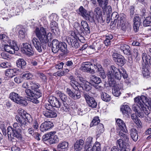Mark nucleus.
<instances>
[{"instance_id": "obj_1", "label": "nucleus", "mask_w": 151, "mask_h": 151, "mask_svg": "<svg viewBox=\"0 0 151 151\" xmlns=\"http://www.w3.org/2000/svg\"><path fill=\"white\" fill-rule=\"evenodd\" d=\"M36 36L39 41L36 38H34L32 40L33 45L39 52L42 51L43 49L46 48L47 43L52 38V34L50 32L47 33L46 29L43 27L40 28L37 27L35 31Z\"/></svg>"}, {"instance_id": "obj_2", "label": "nucleus", "mask_w": 151, "mask_h": 151, "mask_svg": "<svg viewBox=\"0 0 151 151\" xmlns=\"http://www.w3.org/2000/svg\"><path fill=\"white\" fill-rule=\"evenodd\" d=\"M29 85V86L27 82H24L22 86L27 88L25 90V93L29 97L31 101L35 104H38L39 102L38 99L42 95V93L39 89V84L32 82H30Z\"/></svg>"}, {"instance_id": "obj_3", "label": "nucleus", "mask_w": 151, "mask_h": 151, "mask_svg": "<svg viewBox=\"0 0 151 151\" xmlns=\"http://www.w3.org/2000/svg\"><path fill=\"white\" fill-rule=\"evenodd\" d=\"M147 99L144 96H138L134 99V101L137 105H134L132 109L135 112L136 114L139 117H142L144 116L143 113L146 115L150 113L149 110L147 109L144 106V104L147 102Z\"/></svg>"}, {"instance_id": "obj_4", "label": "nucleus", "mask_w": 151, "mask_h": 151, "mask_svg": "<svg viewBox=\"0 0 151 151\" xmlns=\"http://www.w3.org/2000/svg\"><path fill=\"white\" fill-rule=\"evenodd\" d=\"M110 71L108 73V77L111 78V81H113L114 79L120 80L122 78V75L124 78H127L128 75L125 69L122 67L117 68L114 65L110 67Z\"/></svg>"}, {"instance_id": "obj_5", "label": "nucleus", "mask_w": 151, "mask_h": 151, "mask_svg": "<svg viewBox=\"0 0 151 151\" xmlns=\"http://www.w3.org/2000/svg\"><path fill=\"white\" fill-rule=\"evenodd\" d=\"M70 84L75 91L73 92L69 88L66 89V92L69 96L74 100L79 99L81 97V93L79 91L81 90V83H78L76 81L73 77H70Z\"/></svg>"}, {"instance_id": "obj_6", "label": "nucleus", "mask_w": 151, "mask_h": 151, "mask_svg": "<svg viewBox=\"0 0 151 151\" xmlns=\"http://www.w3.org/2000/svg\"><path fill=\"white\" fill-rule=\"evenodd\" d=\"M16 119L18 123L25 128V127L27 126V122L30 123L33 121L32 118L29 114H27L25 116H16Z\"/></svg>"}, {"instance_id": "obj_7", "label": "nucleus", "mask_w": 151, "mask_h": 151, "mask_svg": "<svg viewBox=\"0 0 151 151\" xmlns=\"http://www.w3.org/2000/svg\"><path fill=\"white\" fill-rule=\"evenodd\" d=\"M9 98L12 101L17 104L23 106L27 104L26 101L17 93L12 92L9 94Z\"/></svg>"}, {"instance_id": "obj_8", "label": "nucleus", "mask_w": 151, "mask_h": 151, "mask_svg": "<svg viewBox=\"0 0 151 151\" xmlns=\"http://www.w3.org/2000/svg\"><path fill=\"white\" fill-rule=\"evenodd\" d=\"M22 131L16 130H7V133L8 138H11V141L14 139L16 140H21L22 139V137L21 134Z\"/></svg>"}, {"instance_id": "obj_9", "label": "nucleus", "mask_w": 151, "mask_h": 151, "mask_svg": "<svg viewBox=\"0 0 151 151\" xmlns=\"http://www.w3.org/2000/svg\"><path fill=\"white\" fill-rule=\"evenodd\" d=\"M83 96L88 106L92 108H95L97 106V102L94 99L90 96L89 93L86 92L83 93Z\"/></svg>"}, {"instance_id": "obj_10", "label": "nucleus", "mask_w": 151, "mask_h": 151, "mask_svg": "<svg viewBox=\"0 0 151 151\" xmlns=\"http://www.w3.org/2000/svg\"><path fill=\"white\" fill-rule=\"evenodd\" d=\"M45 108L48 111H44L43 112V115L47 118H52L57 116L56 113L54 111L51 110L52 106L50 103L46 104L45 105Z\"/></svg>"}, {"instance_id": "obj_11", "label": "nucleus", "mask_w": 151, "mask_h": 151, "mask_svg": "<svg viewBox=\"0 0 151 151\" xmlns=\"http://www.w3.org/2000/svg\"><path fill=\"white\" fill-rule=\"evenodd\" d=\"M22 45L21 50L23 53L29 57L32 56L34 54V52L31 45L26 43H23Z\"/></svg>"}, {"instance_id": "obj_12", "label": "nucleus", "mask_w": 151, "mask_h": 151, "mask_svg": "<svg viewBox=\"0 0 151 151\" xmlns=\"http://www.w3.org/2000/svg\"><path fill=\"white\" fill-rule=\"evenodd\" d=\"M94 65L90 62H84L81 67V70L85 72H89L91 73H94Z\"/></svg>"}, {"instance_id": "obj_13", "label": "nucleus", "mask_w": 151, "mask_h": 151, "mask_svg": "<svg viewBox=\"0 0 151 151\" xmlns=\"http://www.w3.org/2000/svg\"><path fill=\"white\" fill-rule=\"evenodd\" d=\"M48 101L52 106L57 108L60 107L62 105L61 102L57 98L54 96H51L49 97Z\"/></svg>"}, {"instance_id": "obj_14", "label": "nucleus", "mask_w": 151, "mask_h": 151, "mask_svg": "<svg viewBox=\"0 0 151 151\" xmlns=\"http://www.w3.org/2000/svg\"><path fill=\"white\" fill-rule=\"evenodd\" d=\"M53 126V123L50 121H45L41 124L40 128L41 132H44L48 131Z\"/></svg>"}, {"instance_id": "obj_15", "label": "nucleus", "mask_w": 151, "mask_h": 151, "mask_svg": "<svg viewBox=\"0 0 151 151\" xmlns=\"http://www.w3.org/2000/svg\"><path fill=\"white\" fill-rule=\"evenodd\" d=\"M67 41L69 45L75 48H78L79 46L78 40L73 36L68 37L67 39Z\"/></svg>"}, {"instance_id": "obj_16", "label": "nucleus", "mask_w": 151, "mask_h": 151, "mask_svg": "<svg viewBox=\"0 0 151 151\" xmlns=\"http://www.w3.org/2000/svg\"><path fill=\"white\" fill-rule=\"evenodd\" d=\"M133 22V27L134 30L135 32H137L139 30V27L142 23L139 16L137 15L135 16L134 17Z\"/></svg>"}, {"instance_id": "obj_17", "label": "nucleus", "mask_w": 151, "mask_h": 151, "mask_svg": "<svg viewBox=\"0 0 151 151\" xmlns=\"http://www.w3.org/2000/svg\"><path fill=\"white\" fill-rule=\"evenodd\" d=\"M112 83H109L110 86L114 87L112 89V93L115 96L118 97L121 94L120 88L119 86V85L116 84L115 81H113Z\"/></svg>"}, {"instance_id": "obj_18", "label": "nucleus", "mask_w": 151, "mask_h": 151, "mask_svg": "<svg viewBox=\"0 0 151 151\" xmlns=\"http://www.w3.org/2000/svg\"><path fill=\"white\" fill-rule=\"evenodd\" d=\"M117 130H122L123 132H127V129L125 123L124 121L120 119H117L116 121Z\"/></svg>"}, {"instance_id": "obj_19", "label": "nucleus", "mask_w": 151, "mask_h": 151, "mask_svg": "<svg viewBox=\"0 0 151 151\" xmlns=\"http://www.w3.org/2000/svg\"><path fill=\"white\" fill-rule=\"evenodd\" d=\"M60 42L54 39L52 42L51 49L52 51L55 53H57L60 49Z\"/></svg>"}, {"instance_id": "obj_20", "label": "nucleus", "mask_w": 151, "mask_h": 151, "mask_svg": "<svg viewBox=\"0 0 151 151\" xmlns=\"http://www.w3.org/2000/svg\"><path fill=\"white\" fill-rule=\"evenodd\" d=\"M84 149L85 151H100V144L99 142H96L93 145L92 149L91 147L85 146Z\"/></svg>"}, {"instance_id": "obj_21", "label": "nucleus", "mask_w": 151, "mask_h": 151, "mask_svg": "<svg viewBox=\"0 0 151 151\" xmlns=\"http://www.w3.org/2000/svg\"><path fill=\"white\" fill-rule=\"evenodd\" d=\"M117 133L118 135L121 138L120 139H123L124 141L128 142L129 140V137L128 136V130L127 132H123L122 130H117Z\"/></svg>"}, {"instance_id": "obj_22", "label": "nucleus", "mask_w": 151, "mask_h": 151, "mask_svg": "<svg viewBox=\"0 0 151 151\" xmlns=\"http://www.w3.org/2000/svg\"><path fill=\"white\" fill-rule=\"evenodd\" d=\"M142 72L143 76L145 77L149 76L150 74L149 71V66L143 63L142 64Z\"/></svg>"}, {"instance_id": "obj_23", "label": "nucleus", "mask_w": 151, "mask_h": 151, "mask_svg": "<svg viewBox=\"0 0 151 151\" xmlns=\"http://www.w3.org/2000/svg\"><path fill=\"white\" fill-rule=\"evenodd\" d=\"M126 19L125 17L123 16H119V18L118 20L117 24L119 25L122 30H125L126 27L125 24Z\"/></svg>"}, {"instance_id": "obj_24", "label": "nucleus", "mask_w": 151, "mask_h": 151, "mask_svg": "<svg viewBox=\"0 0 151 151\" xmlns=\"http://www.w3.org/2000/svg\"><path fill=\"white\" fill-rule=\"evenodd\" d=\"M120 48L125 54L127 55L131 54V48L129 45L126 44L122 45L120 46Z\"/></svg>"}, {"instance_id": "obj_25", "label": "nucleus", "mask_w": 151, "mask_h": 151, "mask_svg": "<svg viewBox=\"0 0 151 151\" xmlns=\"http://www.w3.org/2000/svg\"><path fill=\"white\" fill-rule=\"evenodd\" d=\"M59 48V50L62 52L61 54L62 56L66 55L69 52L67 50V45L64 42H60Z\"/></svg>"}, {"instance_id": "obj_26", "label": "nucleus", "mask_w": 151, "mask_h": 151, "mask_svg": "<svg viewBox=\"0 0 151 151\" xmlns=\"http://www.w3.org/2000/svg\"><path fill=\"white\" fill-rule=\"evenodd\" d=\"M78 10L79 12L78 14L80 15L86 19L88 18L89 14L88 12L83 6H80Z\"/></svg>"}, {"instance_id": "obj_27", "label": "nucleus", "mask_w": 151, "mask_h": 151, "mask_svg": "<svg viewBox=\"0 0 151 151\" xmlns=\"http://www.w3.org/2000/svg\"><path fill=\"white\" fill-rule=\"evenodd\" d=\"M84 143V141L82 139L77 140L74 145V149L75 150L77 151L81 150L83 147Z\"/></svg>"}, {"instance_id": "obj_28", "label": "nucleus", "mask_w": 151, "mask_h": 151, "mask_svg": "<svg viewBox=\"0 0 151 151\" xmlns=\"http://www.w3.org/2000/svg\"><path fill=\"white\" fill-rule=\"evenodd\" d=\"M24 127L22 126L21 125L19 124L18 123L15 122L13 124V127L12 126H9L7 129V130H16L19 131H22V129H24L23 128Z\"/></svg>"}, {"instance_id": "obj_29", "label": "nucleus", "mask_w": 151, "mask_h": 151, "mask_svg": "<svg viewBox=\"0 0 151 151\" xmlns=\"http://www.w3.org/2000/svg\"><path fill=\"white\" fill-rule=\"evenodd\" d=\"M68 142H63L58 144L57 146V148L59 150L66 151L68 149Z\"/></svg>"}, {"instance_id": "obj_30", "label": "nucleus", "mask_w": 151, "mask_h": 151, "mask_svg": "<svg viewBox=\"0 0 151 151\" xmlns=\"http://www.w3.org/2000/svg\"><path fill=\"white\" fill-rule=\"evenodd\" d=\"M130 136L132 140L135 142L137 141L138 135L137 130L134 128H132L130 131Z\"/></svg>"}, {"instance_id": "obj_31", "label": "nucleus", "mask_w": 151, "mask_h": 151, "mask_svg": "<svg viewBox=\"0 0 151 151\" xmlns=\"http://www.w3.org/2000/svg\"><path fill=\"white\" fill-rule=\"evenodd\" d=\"M119 56V57L117 58L115 62L118 65L122 67V66L124 65V64L126 63V60L124 56L121 55Z\"/></svg>"}, {"instance_id": "obj_32", "label": "nucleus", "mask_w": 151, "mask_h": 151, "mask_svg": "<svg viewBox=\"0 0 151 151\" xmlns=\"http://www.w3.org/2000/svg\"><path fill=\"white\" fill-rule=\"evenodd\" d=\"M52 132L53 133L51 134L50 139H49V143L50 144L56 143L58 142L59 141L58 136L55 134L56 133L55 132Z\"/></svg>"}, {"instance_id": "obj_33", "label": "nucleus", "mask_w": 151, "mask_h": 151, "mask_svg": "<svg viewBox=\"0 0 151 151\" xmlns=\"http://www.w3.org/2000/svg\"><path fill=\"white\" fill-rule=\"evenodd\" d=\"M17 72L15 69H9L6 70L5 75L10 78H12L16 75Z\"/></svg>"}, {"instance_id": "obj_34", "label": "nucleus", "mask_w": 151, "mask_h": 151, "mask_svg": "<svg viewBox=\"0 0 151 151\" xmlns=\"http://www.w3.org/2000/svg\"><path fill=\"white\" fill-rule=\"evenodd\" d=\"M81 25L83 27V30L84 29L86 33L89 34L90 32V27L87 22L86 21L82 20L81 23Z\"/></svg>"}, {"instance_id": "obj_35", "label": "nucleus", "mask_w": 151, "mask_h": 151, "mask_svg": "<svg viewBox=\"0 0 151 151\" xmlns=\"http://www.w3.org/2000/svg\"><path fill=\"white\" fill-rule=\"evenodd\" d=\"M121 110L122 111L123 114L125 115L128 114L131 111L128 105L125 104L122 106Z\"/></svg>"}, {"instance_id": "obj_36", "label": "nucleus", "mask_w": 151, "mask_h": 151, "mask_svg": "<svg viewBox=\"0 0 151 151\" xmlns=\"http://www.w3.org/2000/svg\"><path fill=\"white\" fill-rule=\"evenodd\" d=\"M73 103L71 101L69 102H68V104H65L64 103H63V105H61L60 106V110L63 112H68L69 110V106L68 104H72Z\"/></svg>"}, {"instance_id": "obj_37", "label": "nucleus", "mask_w": 151, "mask_h": 151, "mask_svg": "<svg viewBox=\"0 0 151 151\" xmlns=\"http://www.w3.org/2000/svg\"><path fill=\"white\" fill-rule=\"evenodd\" d=\"M101 97L103 101L106 102L109 101L111 99V96L104 92H102L101 93Z\"/></svg>"}, {"instance_id": "obj_38", "label": "nucleus", "mask_w": 151, "mask_h": 151, "mask_svg": "<svg viewBox=\"0 0 151 151\" xmlns=\"http://www.w3.org/2000/svg\"><path fill=\"white\" fill-rule=\"evenodd\" d=\"M81 86V88L86 91H89L91 88V85L88 82H86L83 85L82 83H80Z\"/></svg>"}, {"instance_id": "obj_39", "label": "nucleus", "mask_w": 151, "mask_h": 151, "mask_svg": "<svg viewBox=\"0 0 151 151\" xmlns=\"http://www.w3.org/2000/svg\"><path fill=\"white\" fill-rule=\"evenodd\" d=\"M56 94L57 96L59 97L61 100L63 102V103L65 102L68 99V97L67 96L60 91H57Z\"/></svg>"}, {"instance_id": "obj_40", "label": "nucleus", "mask_w": 151, "mask_h": 151, "mask_svg": "<svg viewBox=\"0 0 151 151\" xmlns=\"http://www.w3.org/2000/svg\"><path fill=\"white\" fill-rule=\"evenodd\" d=\"M16 64L18 67L23 68L26 64V63L23 58H19L16 61Z\"/></svg>"}, {"instance_id": "obj_41", "label": "nucleus", "mask_w": 151, "mask_h": 151, "mask_svg": "<svg viewBox=\"0 0 151 151\" xmlns=\"http://www.w3.org/2000/svg\"><path fill=\"white\" fill-rule=\"evenodd\" d=\"M106 39L104 40V42L106 46L110 45L111 44V40L113 38V36L111 35H108L105 36Z\"/></svg>"}, {"instance_id": "obj_42", "label": "nucleus", "mask_w": 151, "mask_h": 151, "mask_svg": "<svg viewBox=\"0 0 151 151\" xmlns=\"http://www.w3.org/2000/svg\"><path fill=\"white\" fill-rule=\"evenodd\" d=\"M4 50L10 54H13L15 53V50L10 46L8 44H4Z\"/></svg>"}, {"instance_id": "obj_43", "label": "nucleus", "mask_w": 151, "mask_h": 151, "mask_svg": "<svg viewBox=\"0 0 151 151\" xmlns=\"http://www.w3.org/2000/svg\"><path fill=\"white\" fill-rule=\"evenodd\" d=\"M99 6L102 8L105 9L107 7L108 4V0H97Z\"/></svg>"}, {"instance_id": "obj_44", "label": "nucleus", "mask_w": 151, "mask_h": 151, "mask_svg": "<svg viewBox=\"0 0 151 151\" xmlns=\"http://www.w3.org/2000/svg\"><path fill=\"white\" fill-rule=\"evenodd\" d=\"M0 39L2 43L4 44H7L9 42L10 39L9 37L4 34H2L0 35Z\"/></svg>"}, {"instance_id": "obj_45", "label": "nucleus", "mask_w": 151, "mask_h": 151, "mask_svg": "<svg viewBox=\"0 0 151 151\" xmlns=\"http://www.w3.org/2000/svg\"><path fill=\"white\" fill-rule=\"evenodd\" d=\"M73 27L78 32L80 33H82L83 32L84 30L78 23L77 22H74L73 24Z\"/></svg>"}, {"instance_id": "obj_46", "label": "nucleus", "mask_w": 151, "mask_h": 151, "mask_svg": "<svg viewBox=\"0 0 151 151\" xmlns=\"http://www.w3.org/2000/svg\"><path fill=\"white\" fill-rule=\"evenodd\" d=\"M91 80L95 83V84H99L101 82L100 78L96 77L95 75H91L90 76Z\"/></svg>"}, {"instance_id": "obj_47", "label": "nucleus", "mask_w": 151, "mask_h": 151, "mask_svg": "<svg viewBox=\"0 0 151 151\" xmlns=\"http://www.w3.org/2000/svg\"><path fill=\"white\" fill-rule=\"evenodd\" d=\"M95 70H94V73L95 72H98V74H100L101 73L104 72V70L101 65L99 64L96 65H94V68Z\"/></svg>"}, {"instance_id": "obj_48", "label": "nucleus", "mask_w": 151, "mask_h": 151, "mask_svg": "<svg viewBox=\"0 0 151 151\" xmlns=\"http://www.w3.org/2000/svg\"><path fill=\"white\" fill-rule=\"evenodd\" d=\"M7 44L15 50L17 51L18 50L19 48L17 46L16 43L15 41H11L10 40L9 42Z\"/></svg>"}, {"instance_id": "obj_49", "label": "nucleus", "mask_w": 151, "mask_h": 151, "mask_svg": "<svg viewBox=\"0 0 151 151\" xmlns=\"http://www.w3.org/2000/svg\"><path fill=\"white\" fill-rule=\"evenodd\" d=\"M118 13L116 12H114L112 14L111 17V22H113L114 23H116V20L119 17Z\"/></svg>"}, {"instance_id": "obj_50", "label": "nucleus", "mask_w": 151, "mask_h": 151, "mask_svg": "<svg viewBox=\"0 0 151 151\" xmlns=\"http://www.w3.org/2000/svg\"><path fill=\"white\" fill-rule=\"evenodd\" d=\"M93 138L91 137H88L86 139L85 146L91 147L92 145L93 144Z\"/></svg>"}, {"instance_id": "obj_51", "label": "nucleus", "mask_w": 151, "mask_h": 151, "mask_svg": "<svg viewBox=\"0 0 151 151\" xmlns=\"http://www.w3.org/2000/svg\"><path fill=\"white\" fill-rule=\"evenodd\" d=\"M100 122V120L99 117L98 116H95L91 122L90 126L91 127L93 126L99 124Z\"/></svg>"}, {"instance_id": "obj_52", "label": "nucleus", "mask_w": 151, "mask_h": 151, "mask_svg": "<svg viewBox=\"0 0 151 151\" xmlns=\"http://www.w3.org/2000/svg\"><path fill=\"white\" fill-rule=\"evenodd\" d=\"M52 132L47 133L43 135L42 140L44 142L47 141L49 143V139H50L51 134H52Z\"/></svg>"}, {"instance_id": "obj_53", "label": "nucleus", "mask_w": 151, "mask_h": 151, "mask_svg": "<svg viewBox=\"0 0 151 151\" xmlns=\"http://www.w3.org/2000/svg\"><path fill=\"white\" fill-rule=\"evenodd\" d=\"M26 30L25 28H22L19 32V36L21 38L23 39L26 35Z\"/></svg>"}, {"instance_id": "obj_54", "label": "nucleus", "mask_w": 151, "mask_h": 151, "mask_svg": "<svg viewBox=\"0 0 151 151\" xmlns=\"http://www.w3.org/2000/svg\"><path fill=\"white\" fill-rule=\"evenodd\" d=\"M33 77V75L29 73H24L22 76V77L27 80L32 79Z\"/></svg>"}, {"instance_id": "obj_55", "label": "nucleus", "mask_w": 151, "mask_h": 151, "mask_svg": "<svg viewBox=\"0 0 151 151\" xmlns=\"http://www.w3.org/2000/svg\"><path fill=\"white\" fill-rule=\"evenodd\" d=\"M94 14L96 16V18H97V17L100 16L102 14L101 11L99 7H97L95 8Z\"/></svg>"}, {"instance_id": "obj_56", "label": "nucleus", "mask_w": 151, "mask_h": 151, "mask_svg": "<svg viewBox=\"0 0 151 151\" xmlns=\"http://www.w3.org/2000/svg\"><path fill=\"white\" fill-rule=\"evenodd\" d=\"M97 130L100 133H103L104 130V125L100 123L97 124Z\"/></svg>"}, {"instance_id": "obj_57", "label": "nucleus", "mask_w": 151, "mask_h": 151, "mask_svg": "<svg viewBox=\"0 0 151 151\" xmlns=\"http://www.w3.org/2000/svg\"><path fill=\"white\" fill-rule=\"evenodd\" d=\"M140 49V47H137L133 49V52L134 55L136 57H137L141 53V50Z\"/></svg>"}, {"instance_id": "obj_58", "label": "nucleus", "mask_w": 151, "mask_h": 151, "mask_svg": "<svg viewBox=\"0 0 151 151\" xmlns=\"http://www.w3.org/2000/svg\"><path fill=\"white\" fill-rule=\"evenodd\" d=\"M39 127V124L38 122L36 119L34 120L32 123V128L35 130L38 129Z\"/></svg>"}, {"instance_id": "obj_59", "label": "nucleus", "mask_w": 151, "mask_h": 151, "mask_svg": "<svg viewBox=\"0 0 151 151\" xmlns=\"http://www.w3.org/2000/svg\"><path fill=\"white\" fill-rule=\"evenodd\" d=\"M18 115L17 116H25L27 114H29L27 113L24 110L22 109H19L18 110Z\"/></svg>"}, {"instance_id": "obj_60", "label": "nucleus", "mask_w": 151, "mask_h": 151, "mask_svg": "<svg viewBox=\"0 0 151 151\" xmlns=\"http://www.w3.org/2000/svg\"><path fill=\"white\" fill-rule=\"evenodd\" d=\"M38 75L42 82H47V78L45 74L40 73L38 74Z\"/></svg>"}, {"instance_id": "obj_61", "label": "nucleus", "mask_w": 151, "mask_h": 151, "mask_svg": "<svg viewBox=\"0 0 151 151\" xmlns=\"http://www.w3.org/2000/svg\"><path fill=\"white\" fill-rule=\"evenodd\" d=\"M124 142L123 139H119L117 140V144L119 145L120 149H121L125 145L124 144Z\"/></svg>"}, {"instance_id": "obj_62", "label": "nucleus", "mask_w": 151, "mask_h": 151, "mask_svg": "<svg viewBox=\"0 0 151 151\" xmlns=\"http://www.w3.org/2000/svg\"><path fill=\"white\" fill-rule=\"evenodd\" d=\"M65 75V71H59L57 72L54 73L53 75L56 76H61Z\"/></svg>"}, {"instance_id": "obj_63", "label": "nucleus", "mask_w": 151, "mask_h": 151, "mask_svg": "<svg viewBox=\"0 0 151 151\" xmlns=\"http://www.w3.org/2000/svg\"><path fill=\"white\" fill-rule=\"evenodd\" d=\"M50 29L51 32L54 33V34H58L59 30L58 28V26L50 28Z\"/></svg>"}, {"instance_id": "obj_64", "label": "nucleus", "mask_w": 151, "mask_h": 151, "mask_svg": "<svg viewBox=\"0 0 151 151\" xmlns=\"http://www.w3.org/2000/svg\"><path fill=\"white\" fill-rule=\"evenodd\" d=\"M50 19L52 21H57L58 20V18L57 15L55 14H52L50 16Z\"/></svg>"}]
</instances>
